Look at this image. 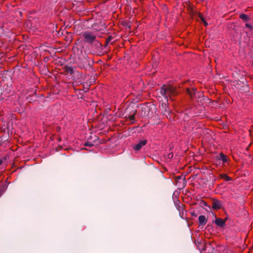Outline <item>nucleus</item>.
Listing matches in <instances>:
<instances>
[{
    "label": "nucleus",
    "instance_id": "obj_1",
    "mask_svg": "<svg viewBox=\"0 0 253 253\" xmlns=\"http://www.w3.org/2000/svg\"><path fill=\"white\" fill-rule=\"evenodd\" d=\"M161 92L162 94H164L167 98L168 96L170 97L171 95H174L176 94L175 87L172 85H164L162 88Z\"/></svg>",
    "mask_w": 253,
    "mask_h": 253
},
{
    "label": "nucleus",
    "instance_id": "obj_2",
    "mask_svg": "<svg viewBox=\"0 0 253 253\" xmlns=\"http://www.w3.org/2000/svg\"><path fill=\"white\" fill-rule=\"evenodd\" d=\"M82 36L84 38V41L88 43L93 42L96 39L95 35L89 31L84 32L83 33Z\"/></svg>",
    "mask_w": 253,
    "mask_h": 253
},
{
    "label": "nucleus",
    "instance_id": "obj_3",
    "mask_svg": "<svg viewBox=\"0 0 253 253\" xmlns=\"http://www.w3.org/2000/svg\"><path fill=\"white\" fill-rule=\"evenodd\" d=\"M147 143L146 140H142L140 141L137 144H135L133 146L134 150L138 151L141 149V148L146 145Z\"/></svg>",
    "mask_w": 253,
    "mask_h": 253
},
{
    "label": "nucleus",
    "instance_id": "obj_4",
    "mask_svg": "<svg viewBox=\"0 0 253 253\" xmlns=\"http://www.w3.org/2000/svg\"><path fill=\"white\" fill-rule=\"evenodd\" d=\"M222 206L221 202L217 200H213L212 204V208L214 210H218Z\"/></svg>",
    "mask_w": 253,
    "mask_h": 253
},
{
    "label": "nucleus",
    "instance_id": "obj_5",
    "mask_svg": "<svg viewBox=\"0 0 253 253\" xmlns=\"http://www.w3.org/2000/svg\"><path fill=\"white\" fill-rule=\"evenodd\" d=\"M198 220L199 223L201 225L205 224L207 221V219L204 215H200L199 216Z\"/></svg>",
    "mask_w": 253,
    "mask_h": 253
},
{
    "label": "nucleus",
    "instance_id": "obj_6",
    "mask_svg": "<svg viewBox=\"0 0 253 253\" xmlns=\"http://www.w3.org/2000/svg\"><path fill=\"white\" fill-rule=\"evenodd\" d=\"M218 159L221 160L223 163H226L228 161L227 157L222 153L220 154Z\"/></svg>",
    "mask_w": 253,
    "mask_h": 253
},
{
    "label": "nucleus",
    "instance_id": "obj_7",
    "mask_svg": "<svg viewBox=\"0 0 253 253\" xmlns=\"http://www.w3.org/2000/svg\"><path fill=\"white\" fill-rule=\"evenodd\" d=\"M215 223L220 226H222L224 225L225 222L221 218H218L215 220Z\"/></svg>",
    "mask_w": 253,
    "mask_h": 253
},
{
    "label": "nucleus",
    "instance_id": "obj_8",
    "mask_svg": "<svg viewBox=\"0 0 253 253\" xmlns=\"http://www.w3.org/2000/svg\"><path fill=\"white\" fill-rule=\"evenodd\" d=\"M219 176L221 178L224 179L227 181L231 180V178L226 174H221Z\"/></svg>",
    "mask_w": 253,
    "mask_h": 253
},
{
    "label": "nucleus",
    "instance_id": "obj_9",
    "mask_svg": "<svg viewBox=\"0 0 253 253\" xmlns=\"http://www.w3.org/2000/svg\"><path fill=\"white\" fill-rule=\"evenodd\" d=\"M240 18L243 20H244V21H247L249 20V17L248 16L245 14H241L240 15Z\"/></svg>",
    "mask_w": 253,
    "mask_h": 253
},
{
    "label": "nucleus",
    "instance_id": "obj_10",
    "mask_svg": "<svg viewBox=\"0 0 253 253\" xmlns=\"http://www.w3.org/2000/svg\"><path fill=\"white\" fill-rule=\"evenodd\" d=\"M66 71L68 73H70V74H72L74 73V69L72 67H67Z\"/></svg>",
    "mask_w": 253,
    "mask_h": 253
},
{
    "label": "nucleus",
    "instance_id": "obj_11",
    "mask_svg": "<svg viewBox=\"0 0 253 253\" xmlns=\"http://www.w3.org/2000/svg\"><path fill=\"white\" fill-rule=\"evenodd\" d=\"M199 17H200V18L201 20L202 21V22L204 23V25H205L206 26H207L208 25V23H207V22L205 20V19H204V18L203 16L201 14H200V15H199Z\"/></svg>",
    "mask_w": 253,
    "mask_h": 253
},
{
    "label": "nucleus",
    "instance_id": "obj_12",
    "mask_svg": "<svg viewBox=\"0 0 253 253\" xmlns=\"http://www.w3.org/2000/svg\"><path fill=\"white\" fill-rule=\"evenodd\" d=\"M246 27L248 28L250 30H253V26L248 23L246 24Z\"/></svg>",
    "mask_w": 253,
    "mask_h": 253
},
{
    "label": "nucleus",
    "instance_id": "obj_13",
    "mask_svg": "<svg viewBox=\"0 0 253 253\" xmlns=\"http://www.w3.org/2000/svg\"><path fill=\"white\" fill-rule=\"evenodd\" d=\"M134 114H135V113L129 116L128 118H129V120L130 121H132L134 120V117H135Z\"/></svg>",
    "mask_w": 253,
    "mask_h": 253
},
{
    "label": "nucleus",
    "instance_id": "obj_14",
    "mask_svg": "<svg viewBox=\"0 0 253 253\" xmlns=\"http://www.w3.org/2000/svg\"><path fill=\"white\" fill-rule=\"evenodd\" d=\"M162 107H166V106H167V105H166V104H162Z\"/></svg>",
    "mask_w": 253,
    "mask_h": 253
},
{
    "label": "nucleus",
    "instance_id": "obj_15",
    "mask_svg": "<svg viewBox=\"0 0 253 253\" xmlns=\"http://www.w3.org/2000/svg\"><path fill=\"white\" fill-rule=\"evenodd\" d=\"M88 146H90L91 145L88 144V143H86L85 144V146H88Z\"/></svg>",
    "mask_w": 253,
    "mask_h": 253
},
{
    "label": "nucleus",
    "instance_id": "obj_16",
    "mask_svg": "<svg viewBox=\"0 0 253 253\" xmlns=\"http://www.w3.org/2000/svg\"><path fill=\"white\" fill-rule=\"evenodd\" d=\"M2 163V160H0V165H1Z\"/></svg>",
    "mask_w": 253,
    "mask_h": 253
},
{
    "label": "nucleus",
    "instance_id": "obj_17",
    "mask_svg": "<svg viewBox=\"0 0 253 253\" xmlns=\"http://www.w3.org/2000/svg\"><path fill=\"white\" fill-rule=\"evenodd\" d=\"M166 111L169 112V109L167 110V108H166Z\"/></svg>",
    "mask_w": 253,
    "mask_h": 253
},
{
    "label": "nucleus",
    "instance_id": "obj_18",
    "mask_svg": "<svg viewBox=\"0 0 253 253\" xmlns=\"http://www.w3.org/2000/svg\"><path fill=\"white\" fill-rule=\"evenodd\" d=\"M183 214H184V213H183V212L182 213V216H181L183 218H184V217H183Z\"/></svg>",
    "mask_w": 253,
    "mask_h": 253
}]
</instances>
